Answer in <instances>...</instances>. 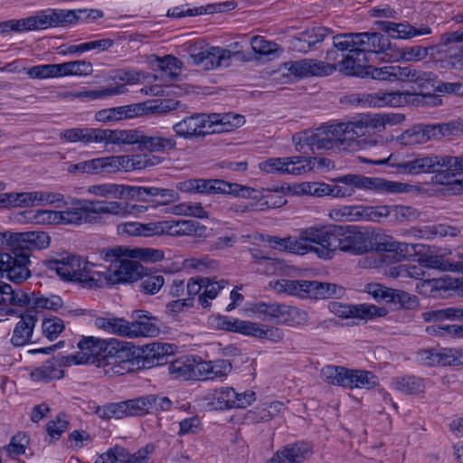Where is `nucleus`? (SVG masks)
<instances>
[{"label":"nucleus","instance_id":"52","mask_svg":"<svg viewBox=\"0 0 463 463\" xmlns=\"http://www.w3.org/2000/svg\"><path fill=\"white\" fill-rule=\"evenodd\" d=\"M431 126L435 140H440L444 137L452 138L463 134V122L460 120L431 124Z\"/></svg>","mask_w":463,"mask_h":463},{"label":"nucleus","instance_id":"18","mask_svg":"<svg viewBox=\"0 0 463 463\" xmlns=\"http://www.w3.org/2000/svg\"><path fill=\"white\" fill-rule=\"evenodd\" d=\"M51 238L45 232H26L9 233L8 247L21 250L30 257L31 251L43 250L49 247Z\"/></svg>","mask_w":463,"mask_h":463},{"label":"nucleus","instance_id":"22","mask_svg":"<svg viewBox=\"0 0 463 463\" xmlns=\"http://www.w3.org/2000/svg\"><path fill=\"white\" fill-rule=\"evenodd\" d=\"M355 49L363 56L370 53L386 54L391 50V43L387 37L379 33H355Z\"/></svg>","mask_w":463,"mask_h":463},{"label":"nucleus","instance_id":"38","mask_svg":"<svg viewBox=\"0 0 463 463\" xmlns=\"http://www.w3.org/2000/svg\"><path fill=\"white\" fill-rule=\"evenodd\" d=\"M46 267L49 270L55 271L61 279L74 281L80 267V257L69 255L66 258L48 260Z\"/></svg>","mask_w":463,"mask_h":463},{"label":"nucleus","instance_id":"2","mask_svg":"<svg viewBox=\"0 0 463 463\" xmlns=\"http://www.w3.org/2000/svg\"><path fill=\"white\" fill-rule=\"evenodd\" d=\"M330 185V195L333 197H350L355 189L373 190L386 194L407 193L410 184L401 182L389 181L380 177H367L362 175H345L335 180Z\"/></svg>","mask_w":463,"mask_h":463},{"label":"nucleus","instance_id":"58","mask_svg":"<svg viewBox=\"0 0 463 463\" xmlns=\"http://www.w3.org/2000/svg\"><path fill=\"white\" fill-rule=\"evenodd\" d=\"M28 442L29 439L26 434L24 432H18L11 439L10 443L2 449L3 451L5 450L7 453L8 457L15 458L16 457L25 453Z\"/></svg>","mask_w":463,"mask_h":463},{"label":"nucleus","instance_id":"10","mask_svg":"<svg viewBox=\"0 0 463 463\" xmlns=\"http://www.w3.org/2000/svg\"><path fill=\"white\" fill-rule=\"evenodd\" d=\"M316 161V157L302 156L272 157L260 163V169L268 174L301 175L312 171Z\"/></svg>","mask_w":463,"mask_h":463},{"label":"nucleus","instance_id":"7","mask_svg":"<svg viewBox=\"0 0 463 463\" xmlns=\"http://www.w3.org/2000/svg\"><path fill=\"white\" fill-rule=\"evenodd\" d=\"M110 341L94 336L83 337L78 343L80 349L75 354L63 356L64 364H97L99 367H105L108 360V349Z\"/></svg>","mask_w":463,"mask_h":463},{"label":"nucleus","instance_id":"47","mask_svg":"<svg viewBox=\"0 0 463 463\" xmlns=\"http://www.w3.org/2000/svg\"><path fill=\"white\" fill-rule=\"evenodd\" d=\"M395 390L407 395H417L424 392V379L415 375L395 377L392 380Z\"/></svg>","mask_w":463,"mask_h":463},{"label":"nucleus","instance_id":"9","mask_svg":"<svg viewBox=\"0 0 463 463\" xmlns=\"http://www.w3.org/2000/svg\"><path fill=\"white\" fill-rule=\"evenodd\" d=\"M368 233L355 226H333L331 254L336 250L354 254H363L368 250Z\"/></svg>","mask_w":463,"mask_h":463},{"label":"nucleus","instance_id":"15","mask_svg":"<svg viewBox=\"0 0 463 463\" xmlns=\"http://www.w3.org/2000/svg\"><path fill=\"white\" fill-rule=\"evenodd\" d=\"M329 310L341 318H358L362 320H373L377 317H383L387 315L385 307H379L373 304H343L340 302H330Z\"/></svg>","mask_w":463,"mask_h":463},{"label":"nucleus","instance_id":"45","mask_svg":"<svg viewBox=\"0 0 463 463\" xmlns=\"http://www.w3.org/2000/svg\"><path fill=\"white\" fill-rule=\"evenodd\" d=\"M176 142L173 137L146 136L142 134L139 150L150 153H164L175 148Z\"/></svg>","mask_w":463,"mask_h":463},{"label":"nucleus","instance_id":"36","mask_svg":"<svg viewBox=\"0 0 463 463\" xmlns=\"http://www.w3.org/2000/svg\"><path fill=\"white\" fill-rule=\"evenodd\" d=\"M143 131L138 129H103L102 143L105 145H139Z\"/></svg>","mask_w":463,"mask_h":463},{"label":"nucleus","instance_id":"11","mask_svg":"<svg viewBox=\"0 0 463 463\" xmlns=\"http://www.w3.org/2000/svg\"><path fill=\"white\" fill-rule=\"evenodd\" d=\"M139 346L111 339L107 352L106 366L113 365L112 370L115 373L134 371L137 369L136 363L139 359Z\"/></svg>","mask_w":463,"mask_h":463},{"label":"nucleus","instance_id":"31","mask_svg":"<svg viewBox=\"0 0 463 463\" xmlns=\"http://www.w3.org/2000/svg\"><path fill=\"white\" fill-rule=\"evenodd\" d=\"M420 247H422V245L400 242L392 238H386L377 243L376 250L380 254L389 253L393 260L399 261L416 254Z\"/></svg>","mask_w":463,"mask_h":463},{"label":"nucleus","instance_id":"27","mask_svg":"<svg viewBox=\"0 0 463 463\" xmlns=\"http://www.w3.org/2000/svg\"><path fill=\"white\" fill-rule=\"evenodd\" d=\"M312 455L308 443L298 442L278 450L267 463H302Z\"/></svg>","mask_w":463,"mask_h":463},{"label":"nucleus","instance_id":"14","mask_svg":"<svg viewBox=\"0 0 463 463\" xmlns=\"http://www.w3.org/2000/svg\"><path fill=\"white\" fill-rule=\"evenodd\" d=\"M189 62L202 66L205 70H213L229 66V52L226 48L211 46L203 49L196 44L188 48Z\"/></svg>","mask_w":463,"mask_h":463},{"label":"nucleus","instance_id":"59","mask_svg":"<svg viewBox=\"0 0 463 463\" xmlns=\"http://www.w3.org/2000/svg\"><path fill=\"white\" fill-rule=\"evenodd\" d=\"M125 162V172H129L136 169H144L147 166H152L160 163V158L157 156L148 157L146 155H134L127 156Z\"/></svg>","mask_w":463,"mask_h":463},{"label":"nucleus","instance_id":"57","mask_svg":"<svg viewBox=\"0 0 463 463\" xmlns=\"http://www.w3.org/2000/svg\"><path fill=\"white\" fill-rule=\"evenodd\" d=\"M99 201H84L81 203V223H98L100 222L103 214L100 211Z\"/></svg>","mask_w":463,"mask_h":463},{"label":"nucleus","instance_id":"25","mask_svg":"<svg viewBox=\"0 0 463 463\" xmlns=\"http://www.w3.org/2000/svg\"><path fill=\"white\" fill-rule=\"evenodd\" d=\"M374 24L378 29L389 33L392 38L396 39L407 40L416 36L428 35L432 32L428 25H421L420 28H417L407 23L376 21Z\"/></svg>","mask_w":463,"mask_h":463},{"label":"nucleus","instance_id":"39","mask_svg":"<svg viewBox=\"0 0 463 463\" xmlns=\"http://www.w3.org/2000/svg\"><path fill=\"white\" fill-rule=\"evenodd\" d=\"M435 79L432 72L419 70L412 65H396V81L416 83L420 88H425Z\"/></svg>","mask_w":463,"mask_h":463},{"label":"nucleus","instance_id":"8","mask_svg":"<svg viewBox=\"0 0 463 463\" xmlns=\"http://www.w3.org/2000/svg\"><path fill=\"white\" fill-rule=\"evenodd\" d=\"M339 124L317 128L310 136L296 144V149L301 153H315L322 149L338 147L344 149V140Z\"/></svg>","mask_w":463,"mask_h":463},{"label":"nucleus","instance_id":"54","mask_svg":"<svg viewBox=\"0 0 463 463\" xmlns=\"http://www.w3.org/2000/svg\"><path fill=\"white\" fill-rule=\"evenodd\" d=\"M425 321H439L443 319L463 320V308L451 307L437 310H429L422 314Z\"/></svg>","mask_w":463,"mask_h":463},{"label":"nucleus","instance_id":"49","mask_svg":"<svg viewBox=\"0 0 463 463\" xmlns=\"http://www.w3.org/2000/svg\"><path fill=\"white\" fill-rule=\"evenodd\" d=\"M377 384L378 379L372 372L348 369L346 388L373 389Z\"/></svg>","mask_w":463,"mask_h":463},{"label":"nucleus","instance_id":"43","mask_svg":"<svg viewBox=\"0 0 463 463\" xmlns=\"http://www.w3.org/2000/svg\"><path fill=\"white\" fill-rule=\"evenodd\" d=\"M63 356L61 361L55 358L47 360L40 367L35 368L31 373V378L35 382H48L54 379H61L63 376V371L61 365H65Z\"/></svg>","mask_w":463,"mask_h":463},{"label":"nucleus","instance_id":"46","mask_svg":"<svg viewBox=\"0 0 463 463\" xmlns=\"http://www.w3.org/2000/svg\"><path fill=\"white\" fill-rule=\"evenodd\" d=\"M236 392L232 387H223L215 389L209 394L207 400L208 405L213 410H228L233 408Z\"/></svg>","mask_w":463,"mask_h":463},{"label":"nucleus","instance_id":"48","mask_svg":"<svg viewBox=\"0 0 463 463\" xmlns=\"http://www.w3.org/2000/svg\"><path fill=\"white\" fill-rule=\"evenodd\" d=\"M416 236L422 239L432 240L436 237H457L461 230L457 226L447 223H437L424 226L417 231Z\"/></svg>","mask_w":463,"mask_h":463},{"label":"nucleus","instance_id":"55","mask_svg":"<svg viewBox=\"0 0 463 463\" xmlns=\"http://www.w3.org/2000/svg\"><path fill=\"white\" fill-rule=\"evenodd\" d=\"M128 411V407L127 401H125L115 403H108L104 406L98 407L96 413L99 418L104 420H109L111 418L122 419L125 417H129Z\"/></svg>","mask_w":463,"mask_h":463},{"label":"nucleus","instance_id":"37","mask_svg":"<svg viewBox=\"0 0 463 463\" xmlns=\"http://www.w3.org/2000/svg\"><path fill=\"white\" fill-rule=\"evenodd\" d=\"M60 139L66 142L102 143V128H73L64 129L60 134Z\"/></svg>","mask_w":463,"mask_h":463},{"label":"nucleus","instance_id":"34","mask_svg":"<svg viewBox=\"0 0 463 463\" xmlns=\"http://www.w3.org/2000/svg\"><path fill=\"white\" fill-rule=\"evenodd\" d=\"M145 112L143 104H132L101 109L95 114V119L99 122L117 121L124 118H132Z\"/></svg>","mask_w":463,"mask_h":463},{"label":"nucleus","instance_id":"19","mask_svg":"<svg viewBox=\"0 0 463 463\" xmlns=\"http://www.w3.org/2000/svg\"><path fill=\"white\" fill-rule=\"evenodd\" d=\"M410 92L400 91H377L373 93H363L353 95L351 102L361 104L363 107L381 108L385 106L400 107L407 100V96H411Z\"/></svg>","mask_w":463,"mask_h":463},{"label":"nucleus","instance_id":"53","mask_svg":"<svg viewBox=\"0 0 463 463\" xmlns=\"http://www.w3.org/2000/svg\"><path fill=\"white\" fill-rule=\"evenodd\" d=\"M348 369L342 366L326 365L321 370L322 379L333 385L346 387Z\"/></svg>","mask_w":463,"mask_h":463},{"label":"nucleus","instance_id":"20","mask_svg":"<svg viewBox=\"0 0 463 463\" xmlns=\"http://www.w3.org/2000/svg\"><path fill=\"white\" fill-rule=\"evenodd\" d=\"M130 317L128 338L156 337L159 335L158 318L148 311L134 310Z\"/></svg>","mask_w":463,"mask_h":463},{"label":"nucleus","instance_id":"29","mask_svg":"<svg viewBox=\"0 0 463 463\" xmlns=\"http://www.w3.org/2000/svg\"><path fill=\"white\" fill-rule=\"evenodd\" d=\"M223 194L256 200L258 202L256 208L260 211L277 206V202H270V200L273 199L272 195H264L261 191L236 183L226 182V187Z\"/></svg>","mask_w":463,"mask_h":463},{"label":"nucleus","instance_id":"5","mask_svg":"<svg viewBox=\"0 0 463 463\" xmlns=\"http://www.w3.org/2000/svg\"><path fill=\"white\" fill-rule=\"evenodd\" d=\"M123 257H128L126 249L115 248L103 253L104 260L110 263L108 268L109 286L137 281L143 274L144 268L137 260Z\"/></svg>","mask_w":463,"mask_h":463},{"label":"nucleus","instance_id":"6","mask_svg":"<svg viewBox=\"0 0 463 463\" xmlns=\"http://www.w3.org/2000/svg\"><path fill=\"white\" fill-rule=\"evenodd\" d=\"M333 226L309 227L299 232V255L315 252L319 258L332 259L331 244Z\"/></svg>","mask_w":463,"mask_h":463},{"label":"nucleus","instance_id":"28","mask_svg":"<svg viewBox=\"0 0 463 463\" xmlns=\"http://www.w3.org/2000/svg\"><path fill=\"white\" fill-rule=\"evenodd\" d=\"M271 322L288 326L305 325L308 320L307 313L296 307L275 302Z\"/></svg>","mask_w":463,"mask_h":463},{"label":"nucleus","instance_id":"64","mask_svg":"<svg viewBox=\"0 0 463 463\" xmlns=\"http://www.w3.org/2000/svg\"><path fill=\"white\" fill-rule=\"evenodd\" d=\"M140 291L154 295L157 293L165 284V279L162 275H141L139 278Z\"/></svg>","mask_w":463,"mask_h":463},{"label":"nucleus","instance_id":"26","mask_svg":"<svg viewBox=\"0 0 463 463\" xmlns=\"http://www.w3.org/2000/svg\"><path fill=\"white\" fill-rule=\"evenodd\" d=\"M176 136L183 138H190L195 136H204L210 133L207 116L204 114H194L184 118L173 127Z\"/></svg>","mask_w":463,"mask_h":463},{"label":"nucleus","instance_id":"23","mask_svg":"<svg viewBox=\"0 0 463 463\" xmlns=\"http://www.w3.org/2000/svg\"><path fill=\"white\" fill-rule=\"evenodd\" d=\"M369 61V57H362L357 50L352 49L350 52L342 53L341 60L337 63H329V65H334L335 71H338L345 76L366 78Z\"/></svg>","mask_w":463,"mask_h":463},{"label":"nucleus","instance_id":"13","mask_svg":"<svg viewBox=\"0 0 463 463\" xmlns=\"http://www.w3.org/2000/svg\"><path fill=\"white\" fill-rule=\"evenodd\" d=\"M227 285L228 281L225 279L216 280L215 278L195 277L188 280L187 284H185V288L187 289V294L190 296L189 298L193 299L194 296H198V302L201 307L208 308L212 305L211 301L213 300L218 296L219 292Z\"/></svg>","mask_w":463,"mask_h":463},{"label":"nucleus","instance_id":"32","mask_svg":"<svg viewBox=\"0 0 463 463\" xmlns=\"http://www.w3.org/2000/svg\"><path fill=\"white\" fill-rule=\"evenodd\" d=\"M390 209L391 207L387 205L345 207L343 209V215L348 216L350 220L379 222L390 215Z\"/></svg>","mask_w":463,"mask_h":463},{"label":"nucleus","instance_id":"24","mask_svg":"<svg viewBox=\"0 0 463 463\" xmlns=\"http://www.w3.org/2000/svg\"><path fill=\"white\" fill-rule=\"evenodd\" d=\"M332 33L330 29L324 26L308 28L290 40V47L296 52L307 53Z\"/></svg>","mask_w":463,"mask_h":463},{"label":"nucleus","instance_id":"50","mask_svg":"<svg viewBox=\"0 0 463 463\" xmlns=\"http://www.w3.org/2000/svg\"><path fill=\"white\" fill-rule=\"evenodd\" d=\"M126 191L127 185L112 183L92 184L87 189L90 194L109 199H121Z\"/></svg>","mask_w":463,"mask_h":463},{"label":"nucleus","instance_id":"60","mask_svg":"<svg viewBox=\"0 0 463 463\" xmlns=\"http://www.w3.org/2000/svg\"><path fill=\"white\" fill-rule=\"evenodd\" d=\"M250 46L254 53L259 55H272L279 50V44L266 40L263 36L256 35L250 39Z\"/></svg>","mask_w":463,"mask_h":463},{"label":"nucleus","instance_id":"62","mask_svg":"<svg viewBox=\"0 0 463 463\" xmlns=\"http://www.w3.org/2000/svg\"><path fill=\"white\" fill-rule=\"evenodd\" d=\"M151 401H154L153 395L127 401L129 417L141 416L148 413L150 410H152Z\"/></svg>","mask_w":463,"mask_h":463},{"label":"nucleus","instance_id":"61","mask_svg":"<svg viewBox=\"0 0 463 463\" xmlns=\"http://www.w3.org/2000/svg\"><path fill=\"white\" fill-rule=\"evenodd\" d=\"M168 373L175 379L188 380L194 374V369L191 364L182 359H177L170 363Z\"/></svg>","mask_w":463,"mask_h":463},{"label":"nucleus","instance_id":"41","mask_svg":"<svg viewBox=\"0 0 463 463\" xmlns=\"http://www.w3.org/2000/svg\"><path fill=\"white\" fill-rule=\"evenodd\" d=\"M210 133L230 132L244 123V118L232 113L212 114L207 116Z\"/></svg>","mask_w":463,"mask_h":463},{"label":"nucleus","instance_id":"56","mask_svg":"<svg viewBox=\"0 0 463 463\" xmlns=\"http://www.w3.org/2000/svg\"><path fill=\"white\" fill-rule=\"evenodd\" d=\"M128 258L139 259L144 261L156 262L165 258V254L161 250L153 248H135L126 249Z\"/></svg>","mask_w":463,"mask_h":463},{"label":"nucleus","instance_id":"16","mask_svg":"<svg viewBox=\"0 0 463 463\" xmlns=\"http://www.w3.org/2000/svg\"><path fill=\"white\" fill-rule=\"evenodd\" d=\"M175 346L168 343H152L139 346V359L137 369H149L168 363L170 355L174 354Z\"/></svg>","mask_w":463,"mask_h":463},{"label":"nucleus","instance_id":"4","mask_svg":"<svg viewBox=\"0 0 463 463\" xmlns=\"http://www.w3.org/2000/svg\"><path fill=\"white\" fill-rule=\"evenodd\" d=\"M277 289L302 298H340L344 288L334 283L317 280L282 279L277 282Z\"/></svg>","mask_w":463,"mask_h":463},{"label":"nucleus","instance_id":"12","mask_svg":"<svg viewBox=\"0 0 463 463\" xmlns=\"http://www.w3.org/2000/svg\"><path fill=\"white\" fill-rule=\"evenodd\" d=\"M30 265V257L21 250L9 247V252L0 251V277L14 283H22L31 277Z\"/></svg>","mask_w":463,"mask_h":463},{"label":"nucleus","instance_id":"3","mask_svg":"<svg viewBox=\"0 0 463 463\" xmlns=\"http://www.w3.org/2000/svg\"><path fill=\"white\" fill-rule=\"evenodd\" d=\"M195 231V222L186 220L149 223L128 222L117 226V232L119 235L128 236H153L165 232L170 235H189Z\"/></svg>","mask_w":463,"mask_h":463},{"label":"nucleus","instance_id":"17","mask_svg":"<svg viewBox=\"0 0 463 463\" xmlns=\"http://www.w3.org/2000/svg\"><path fill=\"white\" fill-rule=\"evenodd\" d=\"M283 68L290 75L298 78L326 77L335 71L334 65L315 59L289 61L283 64Z\"/></svg>","mask_w":463,"mask_h":463},{"label":"nucleus","instance_id":"51","mask_svg":"<svg viewBox=\"0 0 463 463\" xmlns=\"http://www.w3.org/2000/svg\"><path fill=\"white\" fill-rule=\"evenodd\" d=\"M62 305L63 302L59 296L52 295L50 297H44L39 293L33 292L30 310H33V314L37 316L39 310L48 309L57 311Z\"/></svg>","mask_w":463,"mask_h":463},{"label":"nucleus","instance_id":"33","mask_svg":"<svg viewBox=\"0 0 463 463\" xmlns=\"http://www.w3.org/2000/svg\"><path fill=\"white\" fill-rule=\"evenodd\" d=\"M344 140V150H354L357 146V138L369 135L364 115H360L355 121L338 123Z\"/></svg>","mask_w":463,"mask_h":463},{"label":"nucleus","instance_id":"30","mask_svg":"<svg viewBox=\"0 0 463 463\" xmlns=\"http://www.w3.org/2000/svg\"><path fill=\"white\" fill-rule=\"evenodd\" d=\"M42 30L50 27L66 26L79 20L74 10L46 9L38 12Z\"/></svg>","mask_w":463,"mask_h":463},{"label":"nucleus","instance_id":"1","mask_svg":"<svg viewBox=\"0 0 463 463\" xmlns=\"http://www.w3.org/2000/svg\"><path fill=\"white\" fill-rule=\"evenodd\" d=\"M389 164L395 167L399 174L420 175L423 173H442L447 176L455 177L463 174V156H431L417 157L411 160H398L391 154L388 158L375 162Z\"/></svg>","mask_w":463,"mask_h":463},{"label":"nucleus","instance_id":"21","mask_svg":"<svg viewBox=\"0 0 463 463\" xmlns=\"http://www.w3.org/2000/svg\"><path fill=\"white\" fill-rule=\"evenodd\" d=\"M74 281H79L88 288L109 287L108 268H103L82 260L80 257V267L77 269Z\"/></svg>","mask_w":463,"mask_h":463},{"label":"nucleus","instance_id":"42","mask_svg":"<svg viewBox=\"0 0 463 463\" xmlns=\"http://www.w3.org/2000/svg\"><path fill=\"white\" fill-rule=\"evenodd\" d=\"M363 115L370 134L383 132L387 125L395 126L405 119L404 115L401 113H367Z\"/></svg>","mask_w":463,"mask_h":463},{"label":"nucleus","instance_id":"63","mask_svg":"<svg viewBox=\"0 0 463 463\" xmlns=\"http://www.w3.org/2000/svg\"><path fill=\"white\" fill-rule=\"evenodd\" d=\"M462 43L463 31H454L443 33L440 36L439 46H440L445 52L452 50H459L462 52Z\"/></svg>","mask_w":463,"mask_h":463},{"label":"nucleus","instance_id":"35","mask_svg":"<svg viewBox=\"0 0 463 463\" xmlns=\"http://www.w3.org/2000/svg\"><path fill=\"white\" fill-rule=\"evenodd\" d=\"M37 319L33 310H26L14 328L11 343L15 346L26 345L31 340Z\"/></svg>","mask_w":463,"mask_h":463},{"label":"nucleus","instance_id":"44","mask_svg":"<svg viewBox=\"0 0 463 463\" xmlns=\"http://www.w3.org/2000/svg\"><path fill=\"white\" fill-rule=\"evenodd\" d=\"M94 325L99 329H102L109 334L128 338L129 321L123 317L112 316L99 317L94 320Z\"/></svg>","mask_w":463,"mask_h":463},{"label":"nucleus","instance_id":"40","mask_svg":"<svg viewBox=\"0 0 463 463\" xmlns=\"http://www.w3.org/2000/svg\"><path fill=\"white\" fill-rule=\"evenodd\" d=\"M432 139H434V137L431 124L415 125L396 137V140L401 145L406 146L424 144Z\"/></svg>","mask_w":463,"mask_h":463}]
</instances>
